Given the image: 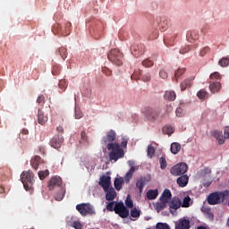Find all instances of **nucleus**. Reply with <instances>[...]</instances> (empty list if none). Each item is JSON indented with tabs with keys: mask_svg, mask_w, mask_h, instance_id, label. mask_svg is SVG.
<instances>
[{
	"mask_svg": "<svg viewBox=\"0 0 229 229\" xmlns=\"http://www.w3.org/2000/svg\"><path fill=\"white\" fill-rule=\"evenodd\" d=\"M142 81H151V74L149 72H145L141 75Z\"/></svg>",
	"mask_w": 229,
	"mask_h": 229,
	"instance_id": "3c124183",
	"label": "nucleus"
},
{
	"mask_svg": "<svg viewBox=\"0 0 229 229\" xmlns=\"http://www.w3.org/2000/svg\"><path fill=\"white\" fill-rule=\"evenodd\" d=\"M156 229H171V227L165 223H157Z\"/></svg>",
	"mask_w": 229,
	"mask_h": 229,
	"instance_id": "8fccbe9b",
	"label": "nucleus"
},
{
	"mask_svg": "<svg viewBox=\"0 0 229 229\" xmlns=\"http://www.w3.org/2000/svg\"><path fill=\"white\" fill-rule=\"evenodd\" d=\"M76 210H78L79 214L83 217L87 216H96V210L94 209V206L90 203H81L76 206Z\"/></svg>",
	"mask_w": 229,
	"mask_h": 229,
	"instance_id": "39448f33",
	"label": "nucleus"
},
{
	"mask_svg": "<svg viewBox=\"0 0 229 229\" xmlns=\"http://www.w3.org/2000/svg\"><path fill=\"white\" fill-rule=\"evenodd\" d=\"M145 185H146V177H140L136 182V187H137V189H139L140 194H141Z\"/></svg>",
	"mask_w": 229,
	"mask_h": 229,
	"instance_id": "cd10ccee",
	"label": "nucleus"
},
{
	"mask_svg": "<svg viewBox=\"0 0 229 229\" xmlns=\"http://www.w3.org/2000/svg\"><path fill=\"white\" fill-rule=\"evenodd\" d=\"M126 146H128V140L126 138H123L121 142V147L126 148Z\"/></svg>",
	"mask_w": 229,
	"mask_h": 229,
	"instance_id": "69168bd1",
	"label": "nucleus"
},
{
	"mask_svg": "<svg viewBox=\"0 0 229 229\" xmlns=\"http://www.w3.org/2000/svg\"><path fill=\"white\" fill-rule=\"evenodd\" d=\"M209 90L212 94H216V92H219L221 90V82L216 81L209 85Z\"/></svg>",
	"mask_w": 229,
	"mask_h": 229,
	"instance_id": "bb28decb",
	"label": "nucleus"
},
{
	"mask_svg": "<svg viewBox=\"0 0 229 229\" xmlns=\"http://www.w3.org/2000/svg\"><path fill=\"white\" fill-rule=\"evenodd\" d=\"M212 209L209 207L204 206L201 208V212H203V214L208 215V212H210Z\"/></svg>",
	"mask_w": 229,
	"mask_h": 229,
	"instance_id": "680f3d73",
	"label": "nucleus"
},
{
	"mask_svg": "<svg viewBox=\"0 0 229 229\" xmlns=\"http://www.w3.org/2000/svg\"><path fill=\"white\" fill-rule=\"evenodd\" d=\"M114 212L117 214L122 219H126L128 216H130V209L124 206L123 202H116L114 205Z\"/></svg>",
	"mask_w": 229,
	"mask_h": 229,
	"instance_id": "6e6552de",
	"label": "nucleus"
},
{
	"mask_svg": "<svg viewBox=\"0 0 229 229\" xmlns=\"http://www.w3.org/2000/svg\"><path fill=\"white\" fill-rule=\"evenodd\" d=\"M58 31H61L64 37L71 34V30H72L71 21H64L62 24H57L56 26Z\"/></svg>",
	"mask_w": 229,
	"mask_h": 229,
	"instance_id": "9b49d317",
	"label": "nucleus"
},
{
	"mask_svg": "<svg viewBox=\"0 0 229 229\" xmlns=\"http://www.w3.org/2000/svg\"><path fill=\"white\" fill-rule=\"evenodd\" d=\"M175 114L177 117H183V108L177 107Z\"/></svg>",
	"mask_w": 229,
	"mask_h": 229,
	"instance_id": "13d9d810",
	"label": "nucleus"
},
{
	"mask_svg": "<svg viewBox=\"0 0 229 229\" xmlns=\"http://www.w3.org/2000/svg\"><path fill=\"white\" fill-rule=\"evenodd\" d=\"M64 143V137L62 136H55L50 140V145L52 148H55V149H58L62 148V144Z\"/></svg>",
	"mask_w": 229,
	"mask_h": 229,
	"instance_id": "f3484780",
	"label": "nucleus"
},
{
	"mask_svg": "<svg viewBox=\"0 0 229 229\" xmlns=\"http://www.w3.org/2000/svg\"><path fill=\"white\" fill-rule=\"evenodd\" d=\"M104 192H106V201H114V199L117 198V193L115 192V189H114V187L108 188L107 191H104Z\"/></svg>",
	"mask_w": 229,
	"mask_h": 229,
	"instance_id": "6ab92c4d",
	"label": "nucleus"
},
{
	"mask_svg": "<svg viewBox=\"0 0 229 229\" xmlns=\"http://www.w3.org/2000/svg\"><path fill=\"white\" fill-rule=\"evenodd\" d=\"M141 112L145 119H147V121H150L151 123H155V121L160 117V110L155 107L145 106Z\"/></svg>",
	"mask_w": 229,
	"mask_h": 229,
	"instance_id": "20e7f679",
	"label": "nucleus"
},
{
	"mask_svg": "<svg viewBox=\"0 0 229 229\" xmlns=\"http://www.w3.org/2000/svg\"><path fill=\"white\" fill-rule=\"evenodd\" d=\"M107 58L114 65L121 66L123 65L124 55H123L121 50L115 48V49L110 50V52L107 54Z\"/></svg>",
	"mask_w": 229,
	"mask_h": 229,
	"instance_id": "7ed1b4c3",
	"label": "nucleus"
},
{
	"mask_svg": "<svg viewBox=\"0 0 229 229\" xmlns=\"http://www.w3.org/2000/svg\"><path fill=\"white\" fill-rule=\"evenodd\" d=\"M213 137H215V139H216V140L218 141V144H220V145L225 144V140L226 138L223 135L222 131H215L213 132Z\"/></svg>",
	"mask_w": 229,
	"mask_h": 229,
	"instance_id": "b1692460",
	"label": "nucleus"
},
{
	"mask_svg": "<svg viewBox=\"0 0 229 229\" xmlns=\"http://www.w3.org/2000/svg\"><path fill=\"white\" fill-rule=\"evenodd\" d=\"M98 185L102 187L103 191H108V189H110V186L112 185V177L108 175H102L99 178Z\"/></svg>",
	"mask_w": 229,
	"mask_h": 229,
	"instance_id": "ddd939ff",
	"label": "nucleus"
},
{
	"mask_svg": "<svg viewBox=\"0 0 229 229\" xmlns=\"http://www.w3.org/2000/svg\"><path fill=\"white\" fill-rule=\"evenodd\" d=\"M123 183H124V180L123 178H115L114 182V189L116 191H121L123 189Z\"/></svg>",
	"mask_w": 229,
	"mask_h": 229,
	"instance_id": "2f4dec72",
	"label": "nucleus"
},
{
	"mask_svg": "<svg viewBox=\"0 0 229 229\" xmlns=\"http://www.w3.org/2000/svg\"><path fill=\"white\" fill-rule=\"evenodd\" d=\"M34 178H35V174L31 170H29L27 172H22V174H21V180L26 191H28V189H30V187H31V185L35 183Z\"/></svg>",
	"mask_w": 229,
	"mask_h": 229,
	"instance_id": "423d86ee",
	"label": "nucleus"
},
{
	"mask_svg": "<svg viewBox=\"0 0 229 229\" xmlns=\"http://www.w3.org/2000/svg\"><path fill=\"white\" fill-rule=\"evenodd\" d=\"M189 183V175L182 174L177 179V184L179 187H187V184Z\"/></svg>",
	"mask_w": 229,
	"mask_h": 229,
	"instance_id": "5701e85b",
	"label": "nucleus"
},
{
	"mask_svg": "<svg viewBox=\"0 0 229 229\" xmlns=\"http://www.w3.org/2000/svg\"><path fill=\"white\" fill-rule=\"evenodd\" d=\"M168 205L171 214H174V212H176V210L182 207V200H180V198L174 197L172 199Z\"/></svg>",
	"mask_w": 229,
	"mask_h": 229,
	"instance_id": "4468645a",
	"label": "nucleus"
},
{
	"mask_svg": "<svg viewBox=\"0 0 229 229\" xmlns=\"http://www.w3.org/2000/svg\"><path fill=\"white\" fill-rule=\"evenodd\" d=\"M131 217H134L135 219L140 217V210L137 209V208H133L131 210Z\"/></svg>",
	"mask_w": 229,
	"mask_h": 229,
	"instance_id": "e433bc0d",
	"label": "nucleus"
},
{
	"mask_svg": "<svg viewBox=\"0 0 229 229\" xmlns=\"http://www.w3.org/2000/svg\"><path fill=\"white\" fill-rule=\"evenodd\" d=\"M187 171H189V165L186 163H179L171 168L170 173L173 176H182Z\"/></svg>",
	"mask_w": 229,
	"mask_h": 229,
	"instance_id": "0eeeda50",
	"label": "nucleus"
},
{
	"mask_svg": "<svg viewBox=\"0 0 229 229\" xmlns=\"http://www.w3.org/2000/svg\"><path fill=\"white\" fill-rule=\"evenodd\" d=\"M148 199H157L158 198V190H148L147 191Z\"/></svg>",
	"mask_w": 229,
	"mask_h": 229,
	"instance_id": "c756f323",
	"label": "nucleus"
},
{
	"mask_svg": "<svg viewBox=\"0 0 229 229\" xmlns=\"http://www.w3.org/2000/svg\"><path fill=\"white\" fill-rule=\"evenodd\" d=\"M48 117L47 114H45L44 111L42 109L38 110V124H41V126H44L46 123H47Z\"/></svg>",
	"mask_w": 229,
	"mask_h": 229,
	"instance_id": "aec40b11",
	"label": "nucleus"
},
{
	"mask_svg": "<svg viewBox=\"0 0 229 229\" xmlns=\"http://www.w3.org/2000/svg\"><path fill=\"white\" fill-rule=\"evenodd\" d=\"M62 186V178L60 177H52L48 182L49 191H54L58 187Z\"/></svg>",
	"mask_w": 229,
	"mask_h": 229,
	"instance_id": "dca6fc26",
	"label": "nucleus"
},
{
	"mask_svg": "<svg viewBox=\"0 0 229 229\" xmlns=\"http://www.w3.org/2000/svg\"><path fill=\"white\" fill-rule=\"evenodd\" d=\"M175 229H191V220L181 218L175 222Z\"/></svg>",
	"mask_w": 229,
	"mask_h": 229,
	"instance_id": "2eb2a0df",
	"label": "nucleus"
},
{
	"mask_svg": "<svg viewBox=\"0 0 229 229\" xmlns=\"http://www.w3.org/2000/svg\"><path fill=\"white\" fill-rule=\"evenodd\" d=\"M224 136H225V139H229V126L225 127Z\"/></svg>",
	"mask_w": 229,
	"mask_h": 229,
	"instance_id": "0e129e2a",
	"label": "nucleus"
},
{
	"mask_svg": "<svg viewBox=\"0 0 229 229\" xmlns=\"http://www.w3.org/2000/svg\"><path fill=\"white\" fill-rule=\"evenodd\" d=\"M164 98L167 101H174L176 99V93L174 91H165Z\"/></svg>",
	"mask_w": 229,
	"mask_h": 229,
	"instance_id": "7c9ffc66",
	"label": "nucleus"
},
{
	"mask_svg": "<svg viewBox=\"0 0 229 229\" xmlns=\"http://www.w3.org/2000/svg\"><path fill=\"white\" fill-rule=\"evenodd\" d=\"M81 140H82L84 142H86V140H87V132H85V131H82L81 132Z\"/></svg>",
	"mask_w": 229,
	"mask_h": 229,
	"instance_id": "774afa93",
	"label": "nucleus"
},
{
	"mask_svg": "<svg viewBox=\"0 0 229 229\" xmlns=\"http://www.w3.org/2000/svg\"><path fill=\"white\" fill-rule=\"evenodd\" d=\"M197 96L199 99H207V97L208 96V93L205 91V89H200L198 93Z\"/></svg>",
	"mask_w": 229,
	"mask_h": 229,
	"instance_id": "37998d69",
	"label": "nucleus"
},
{
	"mask_svg": "<svg viewBox=\"0 0 229 229\" xmlns=\"http://www.w3.org/2000/svg\"><path fill=\"white\" fill-rule=\"evenodd\" d=\"M56 55H59L63 60H65L67 58V48L62 47L56 51Z\"/></svg>",
	"mask_w": 229,
	"mask_h": 229,
	"instance_id": "473e14b6",
	"label": "nucleus"
},
{
	"mask_svg": "<svg viewBox=\"0 0 229 229\" xmlns=\"http://www.w3.org/2000/svg\"><path fill=\"white\" fill-rule=\"evenodd\" d=\"M109 154V160L112 162V164H115L117 160L120 158H124V149L121 148V144L118 142H114V144H109V146H106Z\"/></svg>",
	"mask_w": 229,
	"mask_h": 229,
	"instance_id": "f257e3e1",
	"label": "nucleus"
},
{
	"mask_svg": "<svg viewBox=\"0 0 229 229\" xmlns=\"http://www.w3.org/2000/svg\"><path fill=\"white\" fill-rule=\"evenodd\" d=\"M163 132H165L166 135H173V133H174V127L171 125H165L163 127Z\"/></svg>",
	"mask_w": 229,
	"mask_h": 229,
	"instance_id": "f704fd0d",
	"label": "nucleus"
},
{
	"mask_svg": "<svg viewBox=\"0 0 229 229\" xmlns=\"http://www.w3.org/2000/svg\"><path fill=\"white\" fill-rule=\"evenodd\" d=\"M171 198H173V194L171 193V191L169 189H165L160 197V201L161 203H163V205H167Z\"/></svg>",
	"mask_w": 229,
	"mask_h": 229,
	"instance_id": "a211bd4d",
	"label": "nucleus"
},
{
	"mask_svg": "<svg viewBox=\"0 0 229 229\" xmlns=\"http://www.w3.org/2000/svg\"><path fill=\"white\" fill-rule=\"evenodd\" d=\"M135 166H131L130 170L125 174V181L128 182L131 178H133V173H135Z\"/></svg>",
	"mask_w": 229,
	"mask_h": 229,
	"instance_id": "72a5a7b5",
	"label": "nucleus"
},
{
	"mask_svg": "<svg viewBox=\"0 0 229 229\" xmlns=\"http://www.w3.org/2000/svg\"><path fill=\"white\" fill-rule=\"evenodd\" d=\"M159 164L161 169H165V167H167V161L165 160V157H160Z\"/></svg>",
	"mask_w": 229,
	"mask_h": 229,
	"instance_id": "09e8293b",
	"label": "nucleus"
},
{
	"mask_svg": "<svg viewBox=\"0 0 229 229\" xmlns=\"http://www.w3.org/2000/svg\"><path fill=\"white\" fill-rule=\"evenodd\" d=\"M131 51L133 56L139 58V56H142V55H144L146 51V47H144V44L132 45L131 47Z\"/></svg>",
	"mask_w": 229,
	"mask_h": 229,
	"instance_id": "f8f14e48",
	"label": "nucleus"
},
{
	"mask_svg": "<svg viewBox=\"0 0 229 229\" xmlns=\"http://www.w3.org/2000/svg\"><path fill=\"white\" fill-rule=\"evenodd\" d=\"M59 92L60 94H63V92H65L66 89H67V81L65 80H61L59 81Z\"/></svg>",
	"mask_w": 229,
	"mask_h": 229,
	"instance_id": "c9c22d12",
	"label": "nucleus"
},
{
	"mask_svg": "<svg viewBox=\"0 0 229 229\" xmlns=\"http://www.w3.org/2000/svg\"><path fill=\"white\" fill-rule=\"evenodd\" d=\"M52 74H54V76H57V74H60V67L54 66L52 70Z\"/></svg>",
	"mask_w": 229,
	"mask_h": 229,
	"instance_id": "052dcab7",
	"label": "nucleus"
},
{
	"mask_svg": "<svg viewBox=\"0 0 229 229\" xmlns=\"http://www.w3.org/2000/svg\"><path fill=\"white\" fill-rule=\"evenodd\" d=\"M125 205L127 208H133V200H131V197L130 195L126 198Z\"/></svg>",
	"mask_w": 229,
	"mask_h": 229,
	"instance_id": "a18cd8bd",
	"label": "nucleus"
},
{
	"mask_svg": "<svg viewBox=\"0 0 229 229\" xmlns=\"http://www.w3.org/2000/svg\"><path fill=\"white\" fill-rule=\"evenodd\" d=\"M41 162H42V158L40 157V156H36L35 157H33L30 160V165L33 167V169H35V171H37V169H38V165H40Z\"/></svg>",
	"mask_w": 229,
	"mask_h": 229,
	"instance_id": "393cba45",
	"label": "nucleus"
},
{
	"mask_svg": "<svg viewBox=\"0 0 229 229\" xmlns=\"http://www.w3.org/2000/svg\"><path fill=\"white\" fill-rule=\"evenodd\" d=\"M102 72L103 74H105L106 76H110L112 74V72L110 69H108L107 67H102Z\"/></svg>",
	"mask_w": 229,
	"mask_h": 229,
	"instance_id": "bf43d9fd",
	"label": "nucleus"
},
{
	"mask_svg": "<svg viewBox=\"0 0 229 229\" xmlns=\"http://www.w3.org/2000/svg\"><path fill=\"white\" fill-rule=\"evenodd\" d=\"M228 196V191H215L208 196V205H221Z\"/></svg>",
	"mask_w": 229,
	"mask_h": 229,
	"instance_id": "f03ea898",
	"label": "nucleus"
},
{
	"mask_svg": "<svg viewBox=\"0 0 229 229\" xmlns=\"http://www.w3.org/2000/svg\"><path fill=\"white\" fill-rule=\"evenodd\" d=\"M186 38L188 42H191L192 44L193 42H196L198 38H199V34H198V31L196 30H189L187 32Z\"/></svg>",
	"mask_w": 229,
	"mask_h": 229,
	"instance_id": "412c9836",
	"label": "nucleus"
},
{
	"mask_svg": "<svg viewBox=\"0 0 229 229\" xmlns=\"http://www.w3.org/2000/svg\"><path fill=\"white\" fill-rule=\"evenodd\" d=\"M65 198V188L60 187V190L55 194V199L56 201H62Z\"/></svg>",
	"mask_w": 229,
	"mask_h": 229,
	"instance_id": "a878e982",
	"label": "nucleus"
},
{
	"mask_svg": "<svg viewBox=\"0 0 229 229\" xmlns=\"http://www.w3.org/2000/svg\"><path fill=\"white\" fill-rule=\"evenodd\" d=\"M38 174L40 180H45L49 176V170L39 171Z\"/></svg>",
	"mask_w": 229,
	"mask_h": 229,
	"instance_id": "c03bdc74",
	"label": "nucleus"
},
{
	"mask_svg": "<svg viewBox=\"0 0 229 229\" xmlns=\"http://www.w3.org/2000/svg\"><path fill=\"white\" fill-rule=\"evenodd\" d=\"M117 134L115 131L110 130L106 132V136H104L101 140V144H106V146H110V144H115V139Z\"/></svg>",
	"mask_w": 229,
	"mask_h": 229,
	"instance_id": "1a4fd4ad",
	"label": "nucleus"
},
{
	"mask_svg": "<svg viewBox=\"0 0 229 229\" xmlns=\"http://www.w3.org/2000/svg\"><path fill=\"white\" fill-rule=\"evenodd\" d=\"M156 23L160 31H165L169 28V20L165 17L157 16Z\"/></svg>",
	"mask_w": 229,
	"mask_h": 229,
	"instance_id": "9d476101",
	"label": "nucleus"
},
{
	"mask_svg": "<svg viewBox=\"0 0 229 229\" xmlns=\"http://www.w3.org/2000/svg\"><path fill=\"white\" fill-rule=\"evenodd\" d=\"M142 78V71L136 70L131 75V80H140Z\"/></svg>",
	"mask_w": 229,
	"mask_h": 229,
	"instance_id": "4c0bfd02",
	"label": "nucleus"
},
{
	"mask_svg": "<svg viewBox=\"0 0 229 229\" xmlns=\"http://www.w3.org/2000/svg\"><path fill=\"white\" fill-rule=\"evenodd\" d=\"M148 158H153V156L155 155V148L151 145L148 147Z\"/></svg>",
	"mask_w": 229,
	"mask_h": 229,
	"instance_id": "de8ad7c7",
	"label": "nucleus"
},
{
	"mask_svg": "<svg viewBox=\"0 0 229 229\" xmlns=\"http://www.w3.org/2000/svg\"><path fill=\"white\" fill-rule=\"evenodd\" d=\"M81 117H83L81 110L75 108V119H81Z\"/></svg>",
	"mask_w": 229,
	"mask_h": 229,
	"instance_id": "6e6d98bb",
	"label": "nucleus"
},
{
	"mask_svg": "<svg viewBox=\"0 0 229 229\" xmlns=\"http://www.w3.org/2000/svg\"><path fill=\"white\" fill-rule=\"evenodd\" d=\"M159 76L160 78H162L163 80H165L167 78V72H165V70H161L159 72Z\"/></svg>",
	"mask_w": 229,
	"mask_h": 229,
	"instance_id": "e2e57ef3",
	"label": "nucleus"
},
{
	"mask_svg": "<svg viewBox=\"0 0 229 229\" xmlns=\"http://www.w3.org/2000/svg\"><path fill=\"white\" fill-rule=\"evenodd\" d=\"M218 64H220L221 67H228L229 65V58L228 57H223L219 60Z\"/></svg>",
	"mask_w": 229,
	"mask_h": 229,
	"instance_id": "79ce46f5",
	"label": "nucleus"
},
{
	"mask_svg": "<svg viewBox=\"0 0 229 229\" xmlns=\"http://www.w3.org/2000/svg\"><path fill=\"white\" fill-rule=\"evenodd\" d=\"M72 228L75 229H82L83 228V225H81V222L80 221H74L72 225Z\"/></svg>",
	"mask_w": 229,
	"mask_h": 229,
	"instance_id": "864d4df0",
	"label": "nucleus"
},
{
	"mask_svg": "<svg viewBox=\"0 0 229 229\" xmlns=\"http://www.w3.org/2000/svg\"><path fill=\"white\" fill-rule=\"evenodd\" d=\"M37 103H38V105H44L46 103V98L44 97V95H40L38 98Z\"/></svg>",
	"mask_w": 229,
	"mask_h": 229,
	"instance_id": "4d7b16f0",
	"label": "nucleus"
},
{
	"mask_svg": "<svg viewBox=\"0 0 229 229\" xmlns=\"http://www.w3.org/2000/svg\"><path fill=\"white\" fill-rule=\"evenodd\" d=\"M209 78H210V80H220L221 74L219 73V72H215L210 74Z\"/></svg>",
	"mask_w": 229,
	"mask_h": 229,
	"instance_id": "603ef678",
	"label": "nucleus"
},
{
	"mask_svg": "<svg viewBox=\"0 0 229 229\" xmlns=\"http://www.w3.org/2000/svg\"><path fill=\"white\" fill-rule=\"evenodd\" d=\"M180 149H182V145L180 143L174 142L171 144V153H173V155H178Z\"/></svg>",
	"mask_w": 229,
	"mask_h": 229,
	"instance_id": "c85d7f7f",
	"label": "nucleus"
},
{
	"mask_svg": "<svg viewBox=\"0 0 229 229\" xmlns=\"http://www.w3.org/2000/svg\"><path fill=\"white\" fill-rule=\"evenodd\" d=\"M115 203L114 201L109 202L106 205V210H108L109 212H115Z\"/></svg>",
	"mask_w": 229,
	"mask_h": 229,
	"instance_id": "49530a36",
	"label": "nucleus"
},
{
	"mask_svg": "<svg viewBox=\"0 0 229 229\" xmlns=\"http://www.w3.org/2000/svg\"><path fill=\"white\" fill-rule=\"evenodd\" d=\"M210 52V47H203L200 52H199V55L200 56H205V55H207V53H209Z\"/></svg>",
	"mask_w": 229,
	"mask_h": 229,
	"instance_id": "5fc2aeb1",
	"label": "nucleus"
},
{
	"mask_svg": "<svg viewBox=\"0 0 229 229\" xmlns=\"http://www.w3.org/2000/svg\"><path fill=\"white\" fill-rule=\"evenodd\" d=\"M206 217H208V219H209L210 221H214V213H212V210L210 212H208L207 215H205Z\"/></svg>",
	"mask_w": 229,
	"mask_h": 229,
	"instance_id": "338daca9",
	"label": "nucleus"
},
{
	"mask_svg": "<svg viewBox=\"0 0 229 229\" xmlns=\"http://www.w3.org/2000/svg\"><path fill=\"white\" fill-rule=\"evenodd\" d=\"M185 74V68H179L175 73H174V78L175 81H178V79L182 75Z\"/></svg>",
	"mask_w": 229,
	"mask_h": 229,
	"instance_id": "ea45409f",
	"label": "nucleus"
},
{
	"mask_svg": "<svg viewBox=\"0 0 229 229\" xmlns=\"http://www.w3.org/2000/svg\"><path fill=\"white\" fill-rule=\"evenodd\" d=\"M141 64L143 67H153V65H155V63L153 62V60L149 58L143 60Z\"/></svg>",
	"mask_w": 229,
	"mask_h": 229,
	"instance_id": "58836bf2",
	"label": "nucleus"
},
{
	"mask_svg": "<svg viewBox=\"0 0 229 229\" xmlns=\"http://www.w3.org/2000/svg\"><path fill=\"white\" fill-rule=\"evenodd\" d=\"M181 207H182L183 208H189V207H191V197H185Z\"/></svg>",
	"mask_w": 229,
	"mask_h": 229,
	"instance_id": "a19ab883",
	"label": "nucleus"
},
{
	"mask_svg": "<svg viewBox=\"0 0 229 229\" xmlns=\"http://www.w3.org/2000/svg\"><path fill=\"white\" fill-rule=\"evenodd\" d=\"M194 80V77H191L190 79H185L182 81L180 84L181 90L183 92L184 90H187V89H191L192 87V81Z\"/></svg>",
	"mask_w": 229,
	"mask_h": 229,
	"instance_id": "4be33fe9",
	"label": "nucleus"
}]
</instances>
